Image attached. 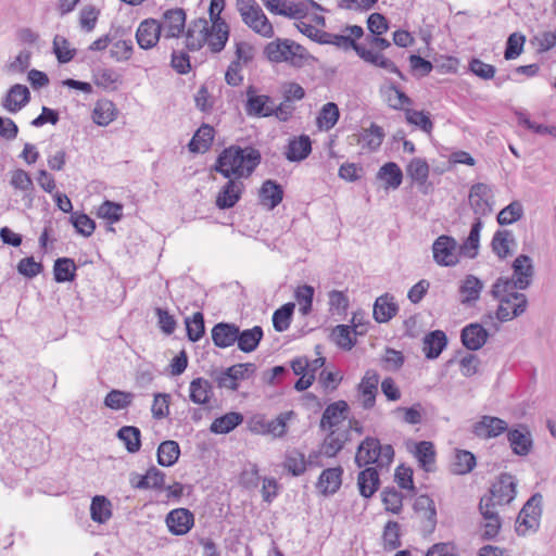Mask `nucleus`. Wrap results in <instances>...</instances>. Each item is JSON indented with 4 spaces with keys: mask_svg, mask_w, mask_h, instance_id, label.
Listing matches in <instances>:
<instances>
[{
    "mask_svg": "<svg viewBox=\"0 0 556 556\" xmlns=\"http://www.w3.org/2000/svg\"><path fill=\"white\" fill-rule=\"evenodd\" d=\"M384 131L382 127L372 123L368 129H364L359 134L358 142L363 148H367L370 151H376L383 141Z\"/></svg>",
    "mask_w": 556,
    "mask_h": 556,
    "instance_id": "8fccbe9b",
    "label": "nucleus"
},
{
    "mask_svg": "<svg viewBox=\"0 0 556 556\" xmlns=\"http://www.w3.org/2000/svg\"><path fill=\"white\" fill-rule=\"evenodd\" d=\"M414 456L416 457L420 468L427 472L434 471L435 448L430 441H420L415 444Z\"/></svg>",
    "mask_w": 556,
    "mask_h": 556,
    "instance_id": "c9c22d12",
    "label": "nucleus"
},
{
    "mask_svg": "<svg viewBox=\"0 0 556 556\" xmlns=\"http://www.w3.org/2000/svg\"><path fill=\"white\" fill-rule=\"evenodd\" d=\"M513 277H498L492 286L491 295L498 296L509 290H525L531 282L534 275V266L531 257L527 254L518 255L511 264Z\"/></svg>",
    "mask_w": 556,
    "mask_h": 556,
    "instance_id": "20e7f679",
    "label": "nucleus"
},
{
    "mask_svg": "<svg viewBox=\"0 0 556 556\" xmlns=\"http://www.w3.org/2000/svg\"><path fill=\"white\" fill-rule=\"evenodd\" d=\"M515 244L516 239L511 230L498 229L493 235L491 249L500 260H505L510 255V245Z\"/></svg>",
    "mask_w": 556,
    "mask_h": 556,
    "instance_id": "c756f323",
    "label": "nucleus"
},
{
    "mask_svg": "<svg viewBox=\"0 0 556 556\" xmlns=\"http://www.w3.org/2000/svg\"><path fill=\"white\" fill-rule=\"evenodd\" d=\"M468 70L475 76L483 79H493L496 73V67L492 64H488L478 58H472L468 63Z\"/></svg>",
    "mask_w": 556,
    "mask_h": 556,
    "instance_id": "774afa93",
    "label": "nucleus"
},
{
    "mask_svg": "<svg viewBox=\"0 0 556 556\" xmlns=\"http://www.w3.org/2000/svg\"><path fill=\"white\" fill-rule=\"evenodd\" d=\"M283 467L293 477L302 476L307 468V462L304 453L293 448L286 452Z\"/></svg>",
    "mask_w": 556,
    "mask_h": 556,
    "instance_id": "a18cd8bd",
    "label": "nucleus"
},
{
    "mask_svg": "<svg viewBox=\"0 0 556 556\" xmlns=\"http://www.w3.org/2000/svg\"><path fill=\"white\" fill-rule=\"evenodd\" d=\"M457 242L453 237L442 235L432 244L433 258L441 266H455L458 258L455 255Z\"/></svg>",
    "mask_w": 556,
    "mask_h": 556,
    "instance_id": "f8f14e48",
    "label": "nucleus"
},
{
    "mask_svg": "<svg viewBox=\"0 0 556 556\" xmlns=\"http://www.w3.org/2000/svg\"><path fill=\"white\" fill-rule=\"evenodd\" d=\"M507 440L513 453L518 456H527L533 446V440L526 426H519L517 429H509Z\"/></svg>",
    "mask_w": 556,
    "mask_h": 556,
    "instance_id": "b1692460",
    "label": "nucleus"
},
{
    "mask_svg": "<svg viewBox=\"0 0 556 556\" xmlns=\"http://www.w3.org/2000/svg\"><path fill=\"white\" fill-rule=\"evenodd\" d=\"M239 326L232 323L220 321L211 330L212 341L219 349L232 346L239 339Z\"/></svg>",
    "mask_w": 556,
    "mask_h": 556,
    "instance_id": "aec40b11",
    "label": "nucleus"
},
{
    "mask_svg": "<svg viewBox=\"0 0 556 556\" xmlns=\"http://www.w3.org/2000/svg\"><path fill=\"white\" fill-rule=\"evenodd\" d=\"M379 375L375 370H367L358 384L362 395V405L365 409L374 407L378 392Z\"/></svg>",
    "mask_w": 556,
    "mask_h": 556,
    "instance_id": "bb28decb",
    "label": "nucleus"
},
{
    "mask_svg": "<svg viewBox=\"0 0 556 556\" xmlns=\"http://www.w3.org/2000/svg\"><path fill=\"white\" fill-rule=\"evenodd\" d=\"M342 475L341 466L323 470L316 483V489L324 496L336 494L342 484Z\"/></svg>",
    "mask_w": 556,
    "mask_h": 556,
    "instance_id": "412c9836",
    "label": "nucleus"
},
{
    "mask_svg": "<svg viewBox=\"0 0 556 556\" xmlns=\"http://www.w3.org/2000/svg\"><path fill=\"white\" fill-rule=\"evenodd\" d=\"M225 5V0H222V7L216 13V18L212 21V25L208 26V36L205 43L212 53H219L225 49V46L229 38V26L225 20L220 17V12Z\"/></svg>",
    "mask_w": 556,
    "mask_h": 556,
    "instance_id": "9d476101",
    "label": "nucleus"
},
{
    "mask_svg": "<svg viewBox=\"0 0 556 556\" xmlns=\"http://www.w3.org/2000/svg\"><path fill=\"white\" fill-rule=\"evenodd\" d=\"M215 130L208 124H203L191 138L188 148L193 153H205L212 146Z\"/></svg>",
    "mask_w": 556,
    "mask_h": 556,
    "instance_id": "72a5a7b5",
    "label": "nucleus"
},
{
    "mask_svg": "<svg viewBox=\"0 0 556 556\" xmlns=\"http://www.w3.org/2000/svg\"><path fill=\"white\" fill-rule=\"evenodd\" d=\"M116 117V108L113 101L99 100L92 111V121L99 126H108Z\"/></svg>",
    "mask_w": 556,
    "mask_h": 556,
    "instance_id": "79ce46f5",
    "label": "nucleus"
},
{
    "mask_svg": "<svg viewBox=\"0 0 556 556\" xmlns=\"http://www.w3.org/2000/svg\"><path fill=\"white\" fill-rule=\"evenodd\" d=\"M349 430L344 433H336V430L329 431L321 444V453L327 457H334L343 447L348 440Z\"/></svg>",
    "mask_w": 556,
    "mask_h": 556,
    "instance_id": "3c124183",
    "label": "nucleus"
},
{
    "mask_svg": "<svg viewBox=\"0 0 556 556\" xmlns=\"http://www.w3.org/2000/svg\"><path fill=\"white\" fill-rule=\"evenodd\" d=\"M264 336L263 328L261 326H254L250 329L240 330L239 339L236 341L238 349L244 353L254 352Z\"/></svg>",
    "mask_w": 556,
    "mask_h": 556,
    "instance_id": "58836bf2",
    "label": "nucleus"
},
{
    "mask_svg": "<svg viewBox=\"0 0 556 556\" xmlns=\"http://www.w3.org/2000/svg\"><path fill=\"white\" fill-rule=\"evenodd\" d=\"M10 185L14 189L24 192L23 200L25 202V205L27 207H31L34 201V182L29 174L22 168L13 170L11 174Z\"/></svg>",
    "mask_w": 556,
    "mask_h": 556,
    "instance_id": "c85d7f7f",
    "label": "nucleus"
},
{
    "mask_svg": "<svg viewBox=\"0 0 556 556\" xmlns=\"http://www.w3.org/2000/svg\"><path fill=\"white\" fill-rule=\"evenodd\" d=\"M134 400V394L131 392L121 391V390H111L105 399L104 405L113 410H121L127 408Z\"/></svg>",
    "mask_w": 556,
    "mask_h": 556,
    "instance_id": "4d7b16f0",
    "label": "nucleus"
},
{
    "mask_svg": "<svg viewBox=\"0 0 556 556\" xmlns=\"http://www.w3.org/2000/svg\"><path fill=\"white\" fill-rule=\"evenodd\" d=\"M414 510L424 514L426 519L424 528L432 532L437 525V509L433 500L428 495H419L414 502Z\"/></svg>",
    "mask_w": 556,
    "mask_h": 556,
    "instance_id": "e433bc0d",
    "label": "nucleus"
},
{
    "mask_svg": "<svg viewBox=\"0 0 556 556\" xmlns=\"http://www.w3.org/2000/svg\"><path fill=\"white\" fill-rule=\"evenodd\" d=\"M208 22L200 17L193 20L185 31V46L188 51H199L206 42L208 36Z\"/></svg>",
    "mask_w": 556,
    "mask_h": 556,
    "instance_id": "ddd939ff",
    "label": "nucleus"
},
{
    "mask_svg": "<svg viewBox=\"0 0 556 556\" xmlns=\"http://www.w3.org/2000/svg\"><path fill=\"white\" fill-rule=\"evenodd\" d=\"M469 205L477 216L480 218L488 216L493 211L494 194L491 186L484 182H476L469 189Z\"/></svg>",
    "mask_w": 556,
    "mask_h": 556,
    "instance_id": "0eeeda50",
    "label": "nucleus"
},
{
    "mask_svg": "<svg viewBox=\"0 0 556 556\" xmlns=\"http://www.w3.org/2000/svg\"><path fill=\"white\" fill-rule=\"evenodd\" d=\"M508 430V424L494 416H482L472 427L473 434L481 439L496 438Z\"/></svg>",
    "mask_w": 556,
    "mask_h": 556,
    "instance_id": "dca6fc26",
    "label": "nucleus"
},
{
    "mask_svg": "<svg viewBox=\"0 0 556 556\" xmlns=\"http://www.w3.org/2000/svg\"><path fill=\"white\" fill-rule=\"evenodd\" d=\"M490 333L479 323L466 325L460 331L463 345L469 351L480 350L488 341Z\"/></svg>",
    "mask_w": 556,
    "mask_h": 556,
    "instance_id": "f3484780",
    "label": "nucleus"
},
{
    "mask_svg": "<svg viewBox=\"0 0 556 556\" xmlns=\"http://www.w3.org/2000/svg\"><path fill=\"white\" fill-rule=\"evenodd\" d=\"M117 438L125 444L128 453H137L141 447V431L135 426H123L117 431Z\"/></svg>",
    "mask_w": 556,
    "mask_h": 556,
    "instance_id": "de8ad7c7",
    "label": "nucleus"
},
{
    "mask_svg": "<svg viewBox=\"0 0 556 556\" xmlns=\"http://www.w3.org/2000/svg\"><path fill=\"white\" fill-rule=\"evenodd\" d=\"M349 409V404L343 400L329 404L321 415L319 421L320 430H334V427L346 419Z\"/></svg>",
    "mask_w": 556,
    "mask_h": 556,
    "instance_id": "6ab92c4d",
    "label": "nucleus"
},
{
    "mask_svg": "<svg viewBox=\"0 0 556 556\" xmlns=\"http://www.w3.org/2000/svg\"><path fill=\"white\" fill-rule=\"evenodd\" d=\"M377 178L386 182L387 188L397 189L403 180L401 167L394 162H388L380 167Z\"/></svg>",
    "mask_w": 556,
    "mask_h": 556,
    "instance_id": "49530a36",
    "label": "nucleus"
},
{
    "mask_svg": "<svg viewBox=\"0 0 556 556\" xmlns=\"http://www.w3.org/2000/svg\"><path fill=\"white\" fill-rule=\"evenodd\" d=\"M113 514L111 501L104 495H96L90 504V517L92 521L103 525L106 523Z\"/></svg>",
    "mask_w": 556,
    "mask_h": 556,
    "instance_id": "4c0bfd02",
    "label": "nucleus"
},
{
    "mask_svg": "<svg viewBox=\"0 0 556 556\" xmlns=\"http://www.w3.org/2000/svg\"><path fill=\"white\" fill-rule=\"evenodd\" d=\"M400 530V523L396 521L390 520L386 523L382 533L383 548L386 551H393L402 545Z\"/></svg>",
    "mask_w": 556,
    "mask_h": 556,
    "instance_id": "13d9d810",
    "label": "nucleus"
},
{
    "mask_svg": "<svg viewBox=\"0 0 556 556\" xmlns=\"http://www.w3.org/2000/svg\"><path fill=\"white\" fill-rule=\"evenodd\" d=\"M212 395L213 387L208 380L199 377L190 382L189 397L193 403L204 405L210 402Z\"/></svg>",
    "mask_w": 556,
    "mask_h": 556,
    "instance_id": "ea45409f",
    "label": "nucleus"
},
{
    "mask_svg": "<svg viewBox=\"0 0 556 556\" xmlns=\"http://www.w3.org/2000/svg\"><path fill=\"white\" fill-rule=\"evenodd\" d=\"M476 466V456L466 450H457L454 462L452 463V472L455 475H466Z\"/></svg>",
    "mask_w": 556,
    "mask_h": 556,
    "instance_id": "5fc2aeb1",
    "label": "nucleus"
},
{
    "mask_svg": "<svg viewBox=\"0 0 556 556\" xmlns=\"http://www.w3.org/2000/svg\"><path fill=\"white\" fill-rule=\"evenodd\" d=\"M523 213L525 212L521 202L513 201L500 211L496 219L501 226H507L521 219Z\"/></svg>",
    "mask_w": 556,
    "mask_h": 556,
    "instance_id": "bf43d9fd",
    "label": "nucleus"
},
{
    "mask_svg": "<svg viewBox=\"0 0 556 556\" xmlns=\"http://www.w3.org/2000/svg\"><path fill=\"white\" fill-rule=\"evenodd\" d=\"M53 52L59 63L65 64L74 59L76 49L70 48V42L65 37L56 35L53 39Z\"/></svg>",
    "mask_w": 556,
    "mask_h": 556,
    "instance_id": "0e129e2a",
    "label": "nucleus"
},
{
    "mask_svg": "<svg viewBox=\"0 0 556 556\" xmlns=\"http://www.w3.org/2000/svg\"><path fill=\"white\" fill-rule=\"evenodd\" d=\"M263 54L271 63H287L296 68L303 67L311 58L306 48L287 38H277L268 42Z\"/></svg>",
    "mask_w": 556,
    "mask_h": 556,
    "instance_id": "7ed1b4c3",
    "label": "nucleus"
},
{
    "mask_svg": "<svg viewBox=\"0 0 556 556\" xmlns=\"http://www.w3.org/2000/svg\"><path fill=\"white\" fill-rule=\"evenodd\" d=\"M312 152V141L307 135H301L291 139L285 152L286 159L290 162H301Z\"/></svg>",
    "mask_w": 556,
    "mask_h": 556,
    "instance_id": "cd10ccee",
    "label": "nucleus"
},
{
    "mask_svg": "<svg viewBox=\"0 0 556 556\" xmlns=\"http://www.w3.org/2000/svg\"><path fill=\"white\" fill-rule=\"evenodd\" d=\"M186 330L191 342H198L204 334V315L195 312L191 318H186Z\"/></svg>",
    "mask_w": 556,
    "mask_h": 556,
    "instance_id": "e2e57ef3",
    "label": "nucleus"
},
{
    "mask_svg": "<svg viewBox=\"0 0 556 556\" xmlns=\"http://www.w3.org/2000/svg\"><path fill=\"white\" fill-rule=\"evenodd\" d=\"M526 42V36L520 33H513L508 36L506 41V48L504 51L505 60H514L518 58L523 51V45Z\"/></svg>",
    "mask_w": 556,
    "mask_h": 556,
    "instance_id": "338daca9",
    "label": "nucleus"
},
{
    "mask_svg": "<svg viewBox=\"0 0 556 556\" xmlns=\"http://www.w3.org/2000/svg\"><path fill=\"white\" fill-rule=\"evenodd\" d=\"M340 117L339 108L333 102L323 105L316 118L319 129L329 130L338 123Z\"/></svg>",
    "mask_w": 556,
    "mask_h": 556,
    "instance_id": "603ef678",
    "label": "nucleus"
},
{
    "mask_svg": "<svg viewBox=\"0 0 556 556\" xmlns=\"http://www.w3.org/2000/svg\"><path fill=\"white\" fill-rule=\"evenodd\" d=\"M357 485L363 497H371L380 485L379 473L376 468L367 467L358 473Z\"/></svg>",
    "mask_w": 556,
    "mask_h": 556,
    "instance_id": "f704fd0d",
    "label": "nucleus"
},
{
    "mask_svg": "<svg viewBox=\"0 0 556 556\" xmlns=\"http://www.w3.org/2000/svg\"><path fill=\"white\" fill-rule=\"evenodd\" d=\"M97 214L98 217L106 219L110 224H115L123 217V205L106 200L99 206Z\"/></svg>",
    "mask_w": 556,
    "mask_h": 556,
    "instance_id": "69168bd1",
    "label": "nucleus"
},
{
    "mask_svg": "<svg viewBox=\"0 0 556 556\" xmlns=\"http://www.w3.org/2000/svg\"><path fill=\"white\" fill-rule=\"evenodd\" d=\"M252 87L248 90V101L245 105V112L249 116L268 117L271 116V108L268 103L271 102V98L266 94H251Z\"/></svg>",
    "mask_w": 556,
    "mask_h": 556,
    "instance_id": "2f4dec72",
    "label": "nucleus"
},
{
    "mask_svg": "<svg viewBox=\"0 0 556 556\" xmlns=\"http://www.w3.org/2000/svg\"><path fill=\"white\" fill-rule=\"evenodd\" d=\"M392 414L401 417L402 421L407 425H419L422 422L424 408L420 403H415L410 407H396Z\"/></svg>",
    "mask_w": 556,
    "mask_h": 556,
    "instance_id": "052dcab7",
    "label": "nucleus"
},
{
    "mask_svg": "<svg viewBox=\"0 0 556 556\" xmlns=\"http://www.w3.org/2000/svg\"><path fill=\"white\" fill-rule=\"evenodd\" d=\"M168 531L174 535H185L194 526V515L187 508H175L165 518Z\"/></svg>",
    "mask_w": 556,
    "mask_h": 556,
    "instance_id": "4468645a",
    "label": "nucleus"
},
{
    "mask_svg": "<svg viewBox=\"0 0 556 556\" xmlns=\"http://www.w3.org/2000/svg\"><path fill=\"white\" fill-rule=\"evenodd\" d=\"M77 266L74 260L68 257H60L55 260L53 265V278L55 282H71L76 278Z\"/></svg>",
    "mask_w": 556,
    "mask_h": 556,
    "instance_id": "a19ab883",
    "label": "nucleus"
},
{
    "mask_svg": "<svg viewBox=\"0 0 556 556\" xmlns=\"http://www.w3.org/2000/svg\"><path fill=\"white\" fill-rule=\"evenodd\" d=\"M236 8L243 23L256 34L271 38L274 27L255 0H236Z\"/></svg>",
    "mask_w": 556,
    "mask_h": 556,
    "instance_id": "423d86ee",
    "label": "nucleus"
},
{
    "mask_svg": "<svg viewBox=\"0 0 556 556\" xmlns=\"http://www.w3.org/2000/svg\"><path fill=\"white\" fill-rule=\"evenodd\" d=\"M294 308V303L289 302L274 312L273 326L277 332H283L290 327Z\"/></svg>",
    "mask_w": 556,
    "mask_h": 556,
    "instance_id": "6e6d98bb",
    "label": "nucleus"
},
{
    "mask_svg": "<svg viewBox=\"0 0 556 556\" xmlns=\"http://www.w3.org/2000/svg\"><path fill=\"white\" fill-rule=\"evenodd\" d=\"M157 24L165 39L179 38L186 28V11L181 8L168 9Z\"/></svg>",
    "mask_w": 556,
    "mask_h": 556,
    "instance_id": "1a4fd4ad",
    "label": "nucleus"
},
{
    "mask_svg": "<svg viewBox=\"0 0 556 556\" xmlns=\"http://www.w3.org/2000/svg\"><path fill=\"white\" fill-rule=\"evenodd\" d=\"M356 325H338L331 332V340L341 349L350 351L356 343L353 333H356Z\"/></svg>",
    "mask_w": 556,
    "mask_h": 556,
    "instance_id": "09e8293b",
    "label": "nucleus"
},
{
    "mask_svg": "<svg viewBox=\"0 0 556 556\" xmlns=\"http://www.w3.org/2000/svg\"><path fill=\"white\" fill-rule=\"evenodd\" d=\"M321 41H324V45H332L343 51L352 49L366 63L387 70L388 72L397 75L401 79L406 80V76L392 60L386 58L382 53L372 52L371 50L366 49L364 46L356 42L351 36L327 33L321 35Z\"/></svg>",
    "mask_w": 556,
    "mask_h": 556,
    "instance_id": "f03ea898",
    "label": "nucleus"
},
{
    "mask_svg": "<svg viewBox=\"0 0 556 556\" xmlns=\"http://www.w3.org/2000/svg\"><path fill=\"white\" fill-rule=\"evenodd\" d=\"M261 161L262 154L256 148L231 144L218 154L212 169L225 178H249Z\"/></svg>",
    "mask_w": 556,
    "mask_h": 556,
    "instance_id": "f257e3e1",
    "label": "nucleus"
},
{
    "mask_svg": "<svg viewBox=\"0 0 556 556\" xmlns=\"http://www.w3.org/2000/svg\"><path fill=\"white\" fill-rule=\"evenodd\" d=\"M489 503H491L490 498H480L479 502V511L483 519L481 523V538L483 540L494 539L502 528V520L496 506Z\"/></svg>",
    "mask_w": 556,
    "mask_h": 556,
    "instance_id": "9b49d317",
    "label": "nucleus"
},
{
    "mask_svg": "<svg viewBox=\"0 0 556 556\" xmlns=\"http://www.w3.org/2000/svg\"><path fill=\"white\" fill-rule=\"evenodd\" d=\"M516 496V482L514 476L510 473H503L498 480L492 484L489 494L483 495L481 498H490L493 506L507 505Z\"/></svg>",
    "mask_w": 556,
    "mask_h": 556,
    "instance_id": "6e6552de",
    "label": "nucleus"
},
{
    "mask_svg": "<svg viewBox=\"0 0 556 556\" xmlns=\"http://www.w3.org/2000/svg\"><path fill=\"white\" fill-rule=\"evenodd\" d=\"M243 421V416L240 413L237 412H230L227 413L218 418H216L211 427L210 430L213 433L216 434H226L232 431L235 428H237L239 425H241Z\"/></svg>",
    "mask_w": 556,
    "mask_h": 556,
    "instance_id": "37998d69",
    "label": "nucleus"
},
{
    "mask_svg": "<svg viewBox=\"0 0 556 556\" xmlns=\"http://www.w3.org/2000/svg\"><path fill=\"white\" fill-rule=\"evenodd\" d=\"M228 181L223 186L216 197V206L220 210L233 207L244 191V184L241 179L227 178Z\"/></svg>",
    "mask_w": 556,
    "mask_h": 556,
    "instance_id": "2eb2a0df",
    "label": "nucleus"
},
{
    "mask_svg": "<svg viewBox=\"0 0 556 556\" xmlns=\"http://www.w3.org/2000/svg\"><path fill=\"white\" fill-rule=\"evenodd\" d=\"M30 101L29 89L25 85L15 84L2 100V108L10 113H17Z\"/></svg>",
    "mask_w": 556,
    "mask_h": 556,
    "instance_id": "4be33fe9",
    "label": "nucleus"
},
{
    "mask_svg": "<svg viewBox=\"0 0 556 556\" xmlns=\"http://www.w3.org/2000/svg\"><path fill=\"white\" fill-rule=\"evenodd\" d=\"M162 33L156 18L143 20L136 31L137 43L141 49L149 50L160 40Z\"/></svg>",
    "mask_w": 556,
    "mask_h": 556,
    "instance_id": "a211bd4d",
    "label": "nucleus"
},
{
    "mask_svg": "<svg viewBox=\"0 0 556 556\" xmlns=\"http://www.w3.org/2000/svg\"><path fill=\"white\" fill-rule=\"evenodd\" d=\"M406 173L414 181L424 185L429 176V165L426 160L414 157L407 165Z\"/></svg>",
    "mask_w": 556,
    "mask_h": 556,
    "instance_id": "680f3d73",
    "label": "nucleus"
},
{
    "mask_svg": "<svg viewBox=\"0 0 556 556\" xmlns=\"http://www.w3.org/2000/svg\"><path fill=\"white\" fill-rule=\"evenodd\" d=\"M404 113L408 124L416 126L426 134H431L434 125L428 112L407 108L404 110Z\"/></svg>",
    "mask_w": 556,
    "mask_h": 556,
    "instance_id": "864d4df0",
    "label": "nucleus"
},
{
    "mask_svg": "<svg viewBox=\"0 0 556 556\" xmlns=\"http://www.w3.org/2000/svg\"><path fill=\"white\" fill-rule=\"evenodd\" d=\"M483 290V282L475 275H467L459 285V302L465 306L473 305Z\"/></svg>",
    "mask_w": 556,
    "mask_h": 556,
    "instance_id": "393cba45",
    "label": "nucleus"
},
{
    "mask_svg": "<svg viewBox=\"0 0 556 556\" xmlns=\"http://www.w3.org/2000/svg\"><path fill=\"white\" fill-rule=\"evenodd\" d=\"M380 441L377 438H365L357 447L355 464L358 468L366 465L377 464L379 466Z\"/></svg>",
    "mask_w": 556,
    "mask_h": 556,
    "instance_id": "5701e85b",
    "label": "nucleus"
},
{
    "mask_svg": "<svg viewBox=\"0 0 556 556\" xmlns=\"http://www.w3.org/2000/svg\"><path fill=\"white\" fill-rule=\"evenodd\" d=\"M283 193L280 184L273 179H266L260 188L258 200L263 206L274 210L282 202Z\"/></svg>",
    "mask_w": 556,
    "mask_h": 556,
    "instance_id": "a878e982",
    "label": "nucleus"
},
{
    "mask_svg": "<svg viewBox=\"0 0 556 556\" xmlns=\"http://www.w3.org/2000/svg\"><path fill=\"white\" fill-rule=\"evenodd\" d=\"M500 304L495 313H488L482 317L483 324H491L494 318L500 323L511 320L523 314L528 306L527 296L523 293L515 290L501 293L498 296H493Z\"/></svg>",
    "mask_w": 556,
    "mask_h": 556,
    "instance_id": "39448f33",
    "label": "nucleus"
},
{
    "mask_svg": "<svg viewBox=\"0 0 556 556\" xmlns=\"http://www.w3.org/2000/svg\"><path fill=\"white\" fill-rule=\"evenodd\" d=\"M447 337L442 330H433L424 339V352L428 359H435L446 348Z\"/></svg>",
    "mask_w": 556,
    "mask_h": 556,
    "instance_id": "7c9ffc66",
    "label": "nucleus"
},
{
    "mask_svg": "<svg viewBox=\"0 0 556 556\" xmlns=\"http://www.w3.org/2000/svg\"><path fill=\"white\" fill-rule=\"evenodd\" d=\"M157 463L163 467L175 465L180 456V447L176 441L167 440L157 447Z\"/></svg>",
    "mask_w": 556,
    "mask_h": 556,
    "instance_id": "c03bdc74",
    "label": "nucleus"
},
{
    "mask_svg": "<svg viewBox=\"0 0 556 556\" xmlns=\"http://www.w3.org/2000/svg\"><path fill=\"white\" fill-rule=\"evenodd\" d=\"M393 300L394 298L389 293L377 298L374 305V318L377 323H388L396 315L399 306Z\"/></svg>",
    "mask_w": 556,
    "mask_h": 556,
    "instance_id": "473e14b6",
    "label": "nucleus"
}]
</instances>
